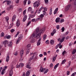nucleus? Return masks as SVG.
Masks as SVG:
<instances>
[{
  "label": "nucleus",
  "mask_w": 76,
  "mask_h": 76,
  "mask_svg": "<svg viewBox=\"0 0 76 76\" xmlns=\"http://www.w3.org/2000/svg\"><path fill=\"white\" fill-rule=\"evenodd\" d=\"M12 25H11V24H10V26H9V29H10V28H12Z\"/></svg>",
  "instance_id": "nucleus-62"
},
{
  "label": "nucleus",
  "mask_w": 76,
  "mask_h": 76,
  "mask_svg": "<svg viewBox=\"0 0 76 76\" xmlns=\"http://www.w3.org/2000/svg\"><path fill=\"white\" fill-rule=\"evenodd\" d=\"M28 1V0H24L23 1V4L24 6H25L26 4V2Z\"/></svg>",
  "instance_id": "nucleus-23"
},
{
  "label": "nucleus",
  "mask_w": 76,
  "mask_h": 76,
  "mask_svg": "<svg viewBox=\"0 0 76 76\" xmlns=\"http://www.w3.org/2000/svg\"><path fill=\"white\" fill-rule=\"evenodd\" d=\"M19 2V0H16L15 2L16 3H18Z\"/></svg>",
  "instance_id": "nucleus-52"
},
{
  "label": "nucleus",
  "mask_w": 76,
  "mask_h": 76,
  "mask_svg": "<svg viewBox=\"0 0 76 76\" xmlns=\"http://www.w3.org/2000/svg\"><path fill=\"white\" fill-rule=\"evenodd\" d=\"M9 18L8 16L6 17V20L7 22L9 20Z\"/></svg>",
  "instance_id": "nucleus-35"
},
{
  "label": "nucleus",
  "mask_w": 76,
  "mask_h": 76,
  "mask_svg": "<svg viewBox=\"0 0 76 76\" xmlns=\"http://www.w3.org/2000/svg\"><path fill=\"white\" fill-rule=\"evenodd\" d=\"M7 6H10V4H11V1H7Z\"/></svg>",
  "instance_id": "nucleus-13"
},
{
  "label": "nucleus",
  "mask_w": 76,
  "mask_h": 76,
  "mask_svg": "<svg viewBox=\"0 0 76 76\" xmlns=\"http://www.w3.org/2000/svg\"><path fill=\"white\" fill-rule=\"evenodd\" d=\"M43 9H44V10L43 11V12H45V11H47V8L45 7H44L43 8Z\"/></svg>",
  "instance_id": "nucleus-39"
},
{
  "label": "nucleus",
  "mask_w": 76,
  "mask_h": 76,
  "mask_svg": "<svg viewBox=\"0 0 76 76\" xmlns=\"http://www.w3.org/2000/svg\"><path fill=\"white\" fill-rule=\"evenodd\" d=\"M6 69H3L2 70V72H1V75H3L4 73V70H5Z\"/></svg>",
  "instance_id": "nucleus-29"
},
{
  "label": "nucleus",
  "mask_w": 76,
  "mask_h": 76,
  "mask_svg": "<svg viewBox=\"0 0 76 76\" xmlns=\"http://www.w3.org/2000/svg\"><path fill=\"white\" fill-rule=\"evenodd\" d=\"M9 60V55H7V58H6V61L8 62Z\"/></svg>",
  "instance_id": "nucleus-12"
},
{
  "label": "nucleus",
  "mask_w": 76,
  "mask_h": 76,
  "mask_svg": "<svg viewBox=\"0 0 76 76\" xmlns=\"http://www.w3.org/2000/svg\"><path fill=\"white\" fill-rule=\"evenodd\" d=\"M39 56L40 57H42V56H43V55L42 54H40L39 55Z\"/></svg>",
  "instance_id": "nucleus-57"
},
{
  "label": "nucleus",
  "mask_w": 76,
  "mask_h": 76,
  "mask_svg": "<svg viewBox=\"0 0 76 76\" xmlns=\"http://www.w3.org/2000/svg\"><path fill=\"white\" fill-rule=\"evenodd\" d=\"M76 72H74V73H72L71 76H75L76 75Z\"/></svg>",
  "instance_id": "nucleus-37"
},
{
  "label": "nucleus",
  "mask_w": 76,
  "mask_h": 76,
  "mask_svg": "<svg viewBox=\"0 0 76 76\" xmlns=\"http://www.w3.org/2000/svg\"><path fill=\"white\" fill-rule=\"evenodd\" d=\"M16 26L17 27H19V20L18 19L16 23Z\"/></svg>",
  "instance_id": "nucleus-15"
},
{
  "label": "nucleus",
  "mask_w": 76,
  "mask_h": 76,
  "mask_svg": "<svg viewBox=\"0 0 76 76\" xmlns=\"http://www.w3.org/2000/svg\"><path fill=\"white\" fill-rule=\"evenodd\" d=\"M58 45H56L55 48L56 49H57V48H58Z\"/></svg>",
  "instance_id": "nucleus-61"
},
{
  "label": "nucleus",
  "mask_w": 76,
  "mask_h": 76,
  "mask_svg": "<svg viewBox=\"0 0 76 76\" xmlns=\"http://www.w3.org/2000/svg\"><path fill=\"white\" fill-rule=\"evenodd\" d=\"M61 30L62 31V32H64V27H63L61 28Z\"/></svg>",
  "instance_id": "nucleus-51"
},
{
  "label": "nucleus",
  "mask_w": 76,
  "mask_h": 76,
  "mask_svg": "<svg viewBox=\"0 0 76 76\" xmlns=\"http://www.w3.org/2000/svg\"><path fill=\"white\" fill-rule=\"evenodd\" d=\"M56 57H54L53 58V60H52L53 62H54V61H55V60H56Z\"/></svg>",
  "instance_id": "nucleus-42"
},
{
  "label": "nucleus",
  "mask_w": 76,
  "mask_h": 76,
  "mask_svg": "<svg viewBox=\"0 0 76 76\" xmlns=\"http://www.w3.org/2000/svg\"><path fill=\"white\" fill-rule=\"evenodd\" d=\"M15 31V29H12L10 31L11 32V33L13 32L14 31Z\"/></svg>",
  "instance_id": "nucleus-44"
},
{
  "label": "nucleus",
  "mask_w": 76,
  "mask_h": 76,
  "mask_svg": "<svg viewBox=\"0 0 76 76\" xmlns=\"http://www.w3.org/2000/svg\"><path fill=\"white\" fill-rule=\"evenodd\" d=\"M16 15H13L12 18V22H14V21L15 20V19H16Z\"/></svg>",
  "instance_id": "nucleus-10"
},
{
  "label": "nucleus",
  "mask_w": 76,
  "mask_h": 76,
  "mask_svg": "<svg viewBox=\"0 0 76 76\" xmlns=\"http://www.w3.org/2000/svg\"><path fill=\"white\" fill-rule=\"evenodd\" d=\"M19 39L18 38V39H17L16 42V44H19Z\"/></svg>",
  "instance_id": "nucleus-41"
},
{
  "label": "nucleus",
  "mask_w": 76,
  "mask_h": 76,
  "mask_svg": "<svg viewBox=\"0 0 76 76\" xmlns=\"http://www.w3.org/2000/svg\"><path fill=\"white\" fill-rule=\"evenodd\" d=\"M46 38H47V36L46 35V34H45L43 36V39H44V40H45V39Z\"/></svg>",
  "instance_id": "nucleus-31"
},
{
  "label": "nucleus",
  "mask_w": 76,
  "mask_h": 76,
  "mask_svg": "<svg viewBox=\"0 0 76 76\" xmlns=\"http://www.w3.org/2000/svg\"><path fill=\"white\" fill-rule=\"evenodd\" d=\"M45 3H47L48 2V0H45Z\"/></svg>",
  "instance_id": "nucleus-60"
},
{
  "label": "nucleus",
  "mask_w": 76,
  "mask_h": 76,
  "mask_svg": "<svg viewBox=\"0 0 76 76\" xmlns=\"http://www.w3.org/2000/svg\"><path fill=\"white\" fill-rule=\"evenodd\" d=\"M1 37H4V32H2L1 33Z\"/></svg>",
  "instance_id": "nucleus-43"
},
{
  "label": "nucleus",
  "mask_w": 76,
  "mask_h": 76,
  "mask_svg": "<svg viewBox=\"0 0 76 76\" xmlns=\"http://www.w3.org/2000/svg\"><path fill=\"white\" fill-rule=\"evenodd\" d=\"M39 4H40L39 2H38L37 4V5H36L37 7H38Z\"/></svg>",
  "instance_id": "nucleus-58"
},
{
  "label": "nucleus",
  "mask_w": 76,
  "mask_h": 76,
  "mask_svg": "<svg viewBox=\"0 0 76 76\" xmlns=\"http://www.w3.org/2000/svg\"><path fill=\"white\" fill-rule=\"evenodd\" d=\"M26 10H24L23 12V14L24 15H25V14H26Z\"/></svg>",
  "instance_id": "nucleus-40"
},
{
  "label": "nucleus",
  "mask_w": 76,
  "mask_h": 76,
  "mask_svg": "<svg viewBox=\"0 0 76 76\" xmlns=\"http://www.w3.org/2000/svg\"><path fill=\"white\" fill-rule=\"evenodd\" d=\"M29 16L31 18H34L35 16V15H32L31 14H29Z\"/></svg>",
  "instance_id": "nucleus-18"
},
{
  "label": "nucleus",
  "mask_w": 76,
  "mask_h": 76,
  "mask_svg": "<svg viewBox=\"0 0 76 76\" xmlns=\"http://www.w3.org/2000/svg\"><path fill=\"white\" fill-rule=\"evenodd\" d=\"M66 61V59H64V60L62 61L61 63V64H64Z\"/></svg>",
  "instance_id": "nucleus-26"
},
{
  "label": "nucleus",
  "mask_w": 76,
  "mask_h": 76,
  "mask_svg": "<svg viewBox=\"0 0 76 76\" xmlns=\"http://www.w3.org/2000/svg\"><path fill=\"white\" fill-rule=\"evenodd\" d=\"M31 4V1L30 0H28V4Z\"/></svg>",
  "instance_id": "nucleus-59"
},
{
  "label": "nucleus",
  "mask_w": 76,
  "mask_h": 76,
  "mask_svg": "<svg viewBox=\"0 0 76 76\" xmlns=\"http://www.w3.org/2000/svg\"><path fill=\"white\" fill-rule=\"evenodd\" d=\"M61 19H60V18H58L56 20V23H58L60 21Z\"/></svg>",
  "instance_id": "nucleus-11"
},
{
  "label": "nucleus",
  "mask_w": 76,
  "mask_h": 76,
  "mask_svg": "<svg viewBox=\"0 0 76 76\" xmlns=\"http://www.w3.org/2000/svg\"><path fill=\"white\" fill-rule=\"evenodd\" d=\"M6 38L7 39H9V38H10V36L9 35H8L6 36Z\"/></svg>",
  "instance_id": "nucleus-47"
},
{
  "label": "nucleus",
  "mask_w": 76,
  "mask_h": 76,
  "mask_svg": "<svg viewBox=\"0 0 76 76\" xmlns=\"http://www.w3.org/2000/svg\"><path fill=\"white\" fill-rule=\"evenodd\" d=\"M45 70V68L44 69L42 67H41L40 68L39 71L40 72H44Z\"/></svg>",
  "instance_id": "nucleus-5"
},
{
  "label": "nucleus",
  "mask_w": 76,
  "mask_h": 76,
  "mask_svg": "<svg viewBox=\"0 0 76 76\" xmlns=\"http://www.w3.org/2000/svg\"><path fill=\"white\" fill-rule=\"evenodd\" d=\"M29 49H27L26 50V54H29Z\"/></svg>",
  "instance_id": "nucleus-25"
},
{
  "label": "nucleus",
  "mask_w": 76,
  "mask_h": 76,
  "mask_svg": "<svg viewBox=\"0 0 76 76\" xmlns=\"http://www.w3.org/2000/svg\"><path fill=\"white\" fill-rule=\"evenodd\" d=\"M13 74V71L12 70H11L10 72L9 75L10 76H12V75Z\"/></svg>",
  "instance_id": "nucleus-22"
},
{
  "label": "nucleus",
  "mask_w": 76,
  "mask_h": 76,
  "mask_svg": "<svg viewBox=\"0 0 76 76\" xmlns=\"http://www.w3.org/2000/svg\"><path fill=\"white\" fill-rule=\"evenodd\" d=\"M65 39V37H62V39H61V41L60 42V43L61 42V43H62L64 41V39Z\"/></svg>",
  "instance_id": "nucleus-20"
},
{
  "label": "nucleus",
  "mask_w": 76,
  "mask_h": 76,
  "mask_svg": "<svg viewBox=\"0 0 76 76\" xmlns=\"http://www.w3.org/2000/svg\"><path fill=\"white\" fill-rule=\"evenodd\" d=\"M31 23V21H29V22L27 23V26H28V25H29Z\"/></svg>",
  "instance_id": "nucleus-49"
},
{
  "label": "nucleus",
  "mask_w": 76,
  "mask_h": 76,
  "mask_svg": "<svg viewBox=\"0 0 76 76\" xmlns=\"http://www.w3.org/2000/svg\"><path fill=\"white\" fill-rule=\"evenodd\" d=\"M59 65V63L57 64L54 66V69H56V68L58 66V65Z\"/></svg>",
  "instance_id": "nucleus-27"
},
{
  "label": "nucleus",
  "mask_w": 76,
  "mask_h": 76,
  "mask_svg": "<svg viewBox=\"0 0 76 76\" xmlns=\"http://www.w3.org/2000/svg\"><path fill=\"white\" fill-rule=\"evenodd\" d=\"M76 53V49L75 50H74L72 52V54H74Z\"/></svg>",
  "instance_id": "nucleus-34"
},
{
  "label": "nucleus",
  "mask_w": 76,
  "mask_h": 76,
  "mask_svg": "<svg viewBox=\"0 0 76 76\" xmlns=\"http://www.w3.org/2000/svg\"><path fill=\"white\" fill-rule=\"evenodd\" d=\"M26 19H27V15H24V18L23 20V22H25L26 21Z\"/></svg>",
  "instance_id": "nucleus-7"
},
{
  "label": "nucleus",
  "mask_w": 76,
  "mask_h": 76,
  "mask_svg": "<svg viewBox=\"0 0 76 76\" xmlns=\"http://www.w3.org/2000/svg\"><path fill=\"white\" fill-rule=\"evenodd\" d=\"M64 22V19H62L61 20V21H60V23H62V22Z\"/></svg>",
  "instance_id": "nucleus-46"
},
{
  "label": "nucleus",
  "mask_w": 76,
  "mask_h": 76,
  "mask_svg": "<svg viewBox=\"0 0 76 76\" xmlns=\"http://www.w3.org/2000/svg\"><path fill=\"white\" fill-rule=\"evenodd\" d=\"M58 8H56L55 10L53 13L54 15H56L57 13V12L58 11Z\"/></svg>",
  "instance_id": "nucleus-14"
},
{
  "label": "nucleus",
  "mask_w": 76,
  "mask_h": 76,
  "mask_svg": "<svg viewBox=\"0 0 76 76\" xmlns=\"http://www.w3.org/2000/svg\"><path fill=\"white\" fill-rule=\"evenodd\" d=\"M8 43V41L7 40H5L3 42V44L4 45L5 47H6Z\"/></svg>",
  "instance_id": "nucleus-4"
},
{
  "label": "nucleus",
  "mask_w": 76,
  "mask_h": 76,
  "mask_svg": "<svg viewBox=\"0 0 76 76\" xmlns=\"http://www.w3.org/2000/svg\"><path fill=\"white\" fill-rule=\"evenodd\" d=\"M32 10V9L31 7H29L28 9V11H29V12L31 11Z\"/></svg>",
  "instance_id": "nucleus-30"
},
{
  "label": "nucleus",
  "mask_w": 76,
  "mask_h": 76,
  "mask_svg": "<svg viewBox=\"0 0 76 76\" xmlns=\"http://www.w3.org/2000/svg\"><path fill=\"white\" fill-rule=\"evenodd\" d=\"M26 67L27 68H28L29 69H31V67H30V65H29V64L27 65V66H26Z\"/></svg>",
  "instance_id": "nucleus-32"
},
{
  "label": "nucleus",
  "mask_w": 76,
  "mask_h": 76,
  "mask_svg": "<svg viewBox=\"0 0 76 76\" xmlns=\"http://www.w3.org/2000/svg\"><path fill=\"white\" fill-rule=\"evenodd\" d=\"M56 32V30H54L53 31V33L54 34H55Z\"/></svg>",
  "instance_id": "nucleus-64"
},
{
  "label": "nucleus",
  "mask_w": 76,
  "mask_h": 76,
  "mask_svg": "<svg viewBox=\"0 0 76 76\" xmlns=\"http://www.w3.org/2000/svg\"><path fill=\"white\" fill-rule=\"evenodd\" d=\"M48 72V69H47L46 70L45 72H44V74H45V73H47Z\"/></svg>",
  "instance_id": "nucleus-48"
},
{
  "label": "nucleus",
  "mask_w": 76,
  "mask_h": 76,
  "mask_svg": "<svg viewBox=\"0 0 76 76\" xmlns=\"http://www.w3.org/2000/svg\"><path fill=\"white\" fill-rule=\"evenodd\" d=\"M53 64H51L50 65V67H53Z\"/></svg>",
  "instance_id": "nucleus-63"
},
{
  "label": "nucleus",
  "mask_w": 76,
  "mask_h": 76,
  "mask_svg": "<svg viewBox=\"0 0 76 76\" xmlns=\"http://www.w3.org/2000/svg\"><path fill=\"white\" fill-rule=\"evenodd\" d=\"M70 72L69 71H68L66 72V74L67 75H70Z\"/></svg>",
  "instance_id": "nucleus-36"
},
{
  "label": "nucleus",
  "mask_w": 76,
  "mask_h": 76,
  "mask_svg": "<svg viewBox=\"0 0 76 76\" xmlns=\"http://www.w3.org/2000/svg\"><path fill=\"white\" fill-rule=\"evenodd\" d=\"M38 3V1H36L33 4V6L34 7H35L37 6V3Z\"/></svg>",
  "instance_id": "nucleus-17"
},
{
  "label": "nucleus",
  "mask_w": 76,
  "mask_h": 76,
  "mask_svg": "<svg viewBox=\"0 0 76 76\" xmlns=\"http://www.w3.org/2000/svg\"><path fill=\"white\" fill-rule=\"evenodd\" d=\"M43 17H44V15L43 14H41L40 16V17L39 18V19L41 20V19H42Z\"/></svg>",
  "instance_id": "nucleus-16"
},
{
  "label": "nucleus",
  "mask_w": 76,
  "mask_h": 76,
  "mask_svg": "<svg viewBox=\"0 0 76 76\" xmlns=\"http://www.w3.org/2000/svg\"><path fill=\"white\" fill-rule=\"evenodd\" d=\"M36 32L34 33L30 37V39H33L34 37V38L37 37V38H39L41 37V34L44 32V28H42V29L39 30V28L36 29Z\"/></svg>",
  "instance_id": "nucleus-1"
},
{
  "label": "nucleus",
  "mask_w": 76,
  "mask_h": 76,
  "mask_svg": "<svg viewBox=\"0 0 76 76\" xmlns=\"http://www.w3.org/2000/svg\"><path fill=\"white\" fill-rule=\"evenodd\" d=\"M56 28L57 29H59V28H60V26L58 25L57 26Z\"/></svg>",
  "instance_id": "nucleus-45"
},
{
  "label": "nucleus",
  "mask_w": 76,
  "mask_h": 76,
  "mask_svg": "<svg viewBox=\"0 0 76 76\" xmlns=\"http://www.w3.org/2000/svg\"><path fill=\"white\" fill-rule=\"evenodd\" d=\"M70 5H68L65 8V10L66 11H67L69 9V8H70Z\"/></svg>",
  "instance_id": "nucleus-8"
},
{
  "label": "nucleus",
  "mask_w": 76,
  "mask_h": 76,
  "mask_svg": "<svg viewBox=\"0 0 76 76\" xmlns=\"http://www.w3.org/2000/svg\"><path fill=\"white\" fill-rule=\"evenodd\" d=\"M66 53V51H64V52L62 53V54L63 55H64Z\"/></svg>",
  "instance_id": "nucleus-55"
},
{
  "label": "nucleus",
  "mask_w": 76,
  "mask_h": 76,
  "mask_svg": "<svg viewBox=\"0 0 76 76\" xmlns=\"http://www.w3.org/2000/svg\"><path fill=\"white\" fill-rule=\"evenodd\" d=\"M12 45V42H8V44H7V45H8V46H11Z\"/></svg>",
  "instance_id": "nucleus-19"
},
{
  "label": "nucleus",
  "mask_w": 76,
  "mask_h": 76,
  "mask_svg": "<svg viewBox=\"0 0 76 76\" xmlns=\"http://www.w3.org/2000/svg\"><path fill=\"white\" fill-rule=\"evenodd\" d=\"M54 40H50V44H51V45H53V44H54Z\"/></svg>",
  "instance_id": "nucleus-28"
},
{
  "label": "nucleus",
  "mask_w": 76,
  "mask_h": 76,
  "mask_svg": "<svg viewBox=\"0 0 76 76\" xmlns=\"http://www.w3.org/2000/svg\"><path fill=\"white\" fill-rule=\"evenodd\" d=\"M22 34H20V37H19L20 40V39H22Z\"/></svg>",
  "instance_id": "nucleus-38"
},
{
  "label": "nucleus",
  "mask_w": 76,
  "mask_h": 76,
  "mask_svg": "<svg viewBox=\"0 0 76 76\" xmlns=\"http://www.w3.org/2000/svg\"><path fill=\"white\" fill-rule=\"evenodd\" d=\"M23 66H24V64L22 63H20V65H19L20 67H23Z\"/></svg>",
  "instance_id": "nucleus-24"
},
{
  "label": "nucleus",
  "mask_w": 76,
  "mask_h": 76,
  "mask_svg": "<svg viewBox=\"0 0 76 76\" xmlns=\"http://www.w3.org/2000/svg\"><path fill=\"white\" fill-rule=\"evenodd\" d=\"M18 54V52H16L14 53V55L15 56H17Z\"/></svg>",
  "instance_id": "nucleus-50"
},
{
  "label": "nucleus",
  "mask_w": 76,
  "mask_h": 76,
  "mask_svg": "<svg viewBox=\"0 0 76 76\" xmlns=\"http://www.w3.org/2000/svg\"><path fill=\"white\" fill-rule=\"evenodd\" d=\"M29 75H30V72L29 71H27L26 72V76H29Z\"/></svg>",
  "instance_id": "nucleus-21"
},
{
  "label": "nucleus",
  "mask_w": 76,
  "mask_h": 76,
  "mask_svg": "<svg viewBox=\"0 0 76 76\" xmlns=\"http://www.w3.org/2000/svg\"><path fill=\"white\" fill-rule=\"evenodd\" d=\"M36 53H31L30 54V55H32V54H33V56L32 57V58H29V61H31L33 59V57H34V56L35 54H36Z\"/></svg>",
  "instance_id": "nucleus-2"
},
{
  "label": "nucleus",
  "mask_w": 76,
  "mask_h": 76,
  "mask_svg": "<svg viewBox=\"0 0 76 76\" xmlns=\"http://www.w3.org/2000/svg\"><path fill=\"white\" fill-rule=\"evenodd\" d=\"M41 38L40 37L37 43V45H39L41 44Z\"/></svg>",
  "instance_id": "nucleus-6"
},
{
  "label": "nucleus",
  "mask_w": 76,
  "mask_h": 76,
  "mask_svg": "<svg viewBox=\"0 0 76 76\" xmlns=\"http://www.w3.org/2000/svg\"><path fill=\"white\" fill-rule=\"evenodd\" d=\"M24 53V50H21L20 51V57L22 58V56H23V53Z\"/></svg>",
  "instance_id": "nucleus-3"
},
{
  "label": "nucleus",
  "mask_w": 76,
  "mask_h": 76,
  "mask_svg": "<svg viewBox=\"0 0 76 76\" xmlns=\"http://www.w3.org/2000/svg\"><path fill=\"white\" fill-rule=\"evenodd\" d=\"M31 21H32V22H34V21H35V18L33 19Z\"/></svg>",
  "instance_id": "nucleus-53"
},
{
  "label": "nucleus",
  "mask_w": 76,
  "mask_h": 76,
  "mask_svg": "<svg viewBox=\"0 0 76 76\" xmlns=\"http://www.w3.org/2000/svg\"><path fill=\"white\" fill-rule=\"evenodd\" d=\"M38 20H41L40 19H39V18H37L35 20V21L36 22H37V21H38Z\"/></svg>",
  "instance_id": "nucleus-56"
},
{
  "label": "nucleus",
  "mask_w": 76,
  "mask_h": 76,
  "mask_svg": "<svg viewBox=\"0 0 76 76\" xmlns=\"http://www.w3.org/2000/svg\"><path fill=\"white\" fill-rule=\"evenodd\" d=\"M12 9H13V6L12 5H10L9 8L8 7L7 9L8 11H9V10H10V9L12 10Z\"/></svg>",
  "instance_id": "nucleus-9"
},
{
  "label": "nucleus",
  "mask_w": 76,
  "mask_h": 76,
  "mask_svg": "<svg viewBox=\"0 0 76 76\" xmlns=\"http://www.w3.org/2000/svg\"><path fill=\"white\" fill-rule=\"evenodd\" d=\"M19 34V32H18L17 34L15 35V37L16 38L18 37V35Z\"/></svg>",
  "instance_id": "nucleus-33"
},
{
  "label": "nucleus",
  "mask_w": 76,
  "mask_h": 76,
  "mask_svg": "<svg viewBox=\"0 0 76 76\" xmlns=\"http://www.w3.org/2000/svg\"><path fill=\"white\" fill-rule=\"evenodd\" d=\"M30 46L31 44H29L27 46V48H29V47H30Z\"/></svg>",
  "instance_id": "nucleus-54"
}]
</instances>
